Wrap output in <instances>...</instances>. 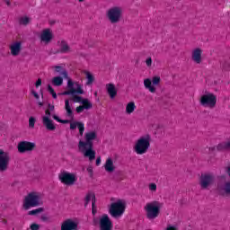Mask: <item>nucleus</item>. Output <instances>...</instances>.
<instances>
[{
	"label": "nucleus",
	"instance_id": "1",
	"mask_svg": "<svg viewBox=\"0 0 230 230\" xmlns=\"http://www.w3.org/2000/svg\"><path fill=\"white\" fill-rule=\"evenodd\" d=\"M98 137L96 131H88L84 134V141L80 140L78 144L79 152L84 157H87L89 161L96 159V151L93 149V142Z\"/></svg>",
	"mask_w": 230,
	"mask_h": 230
},
{
	"label": "nucleus",
	"instance_id": "2",
	"mask_svg": "<svg viewBox=\"0 0 230 230\" xmlns=\"http://www.w3.org/2000/svg\"><path fill=\"white\" fill-rule=\"evenodd\" d=\"M150 141H152V137L150 135L146 134L140 137L134 146V151L137 155H143L148 152V148H150Z\"/></svg>",
	"mask_w": 230,
	"mask_h": 230
},
{
	"label": "nucleus",
	"instance_id": "3",
	"mask_svg": "<svg viewBox=\"0 0 230 230\" xmlns=\"http://www.w3.org/2000/svg\"><path fill=\"white\" fill-rule=\"evenodd\" d=\"M161 208H163V203L159 201L155 200L146 203L144 209L148 220H155L159 217V213H161Z\"/></svg>",
	"mask_w": 230,
	"mask_h": 230
},
{
	"label": "nucleus",
	"instance_id": "4",
	"mask_svg": "<svg viewBox=\"0 0 230 230\" xmlns=\"http://www.w3.org/2000/svg\"><path fill=\"white\" fill-rule=\"evenodd\" d=\"M66 80V87L68 91H65L58 94H61L62 96H75V94H84L85 92L84 91V85H82V84L77 81L74 82L69 77Z\"/></svg>",
	"mask_w": 230,
	"mask_h": 230
},
{
	"label": "nucleus",
	"instance_id": "5",
	"mask_svg": "<svg viewBox=\"0 0 230 230\" xmlns=\"http://www.w3.org/2000/svg\"><path fill=\"white\" fill-rule=\"evenodd\" d=\"M40 197L42 195L40 192H30L24 197L23 199V209H30V208H37L40 206Z\"/></svg>",
	"mask_w": 230,
	"mask_h": 230
},
{
	"label": "nucleus",
	"instance_id": "6",
	"mask_svg": "<svg viewBox=\"0 0 230 230\" xmlns=\"http://www.w3.org/2000/svg\"><path fill=\"white\" fill-rule=\"evenodd\" d=\"M126 208H127V203L125 202V200L119 199L111 203L109 209L110 215L113 217V218H119V217H123Z\"/></svg>",
	"mask_w": 230,
	"mask_h": 230
},
{
	"label": "nucleus",
	"instance_id": "7",
	"mask_svg": "<svg viewBox=\"0 0 230 230\" xmlns=\"http://www.w3.org/2000/svg\"><path fill=\"white\" fill-rule=\"evenodd\" d=\"M199 103L202 107L207 109H215V106L217 105V95L215 93H206L201 95Z\"/></svg>",
	"mask_w": 230,
	"mask_h": 230
},
{
	"label": "nucleus",
	"instance_id": "8",
	"mask_svg": "<svg viewBox=\"0 0 230 230\" xmlns=\"http://www.w3.org/2000/svg\"><path fill=\"white\" fill-rule=\"evenodd\" d=\"M122 13L123 9H121V7L114 6L107 11L106 15L111 24H116V22H119V21L121 20Z\"/></svg>",
	"mask_w": 230,
	"mask_h": 230
},
{
	"label": "nucleus",
	"instance_id": "9",
	"mask_svg": "<svg viewBox=\"0 0 230 230\" xmlns=\"http://www.w3.org/2000/svg\"><path fill=\"white\" fill-rule=\"evenodd\" d=\"M58 179L63 184H66V186H73L78 180L76 174L66 171H63L58 174Z\"/></svg>",
	"mask_w": 230,
	"mask_h": 230
},
{
	"label": "nucleus",
	"instance_id": "10",
	"mask_svg": "<svg viewBox=\"0 0 230 230\" xmlns=\"http://www.w3.org/2000/svg\"><path fill=\"white\" fill-rule=\"evenodd\" d=\"M159 84H161V76L159 75L154 76L153 79L146 78L144 80V87L153 93L156 91L155 85H159Z\"/></svg>",
	"mask_w": 230,
	"mask_h": 230
},
{
	"label": "nucleus",
	"instance_id": "11",
	"mask_svg": "<svg viewBox=\"0 0 230 230\" xmlns=\"http://www.w3.org/2000/svg\"><path fill=\"white\" fill-rule=\"evenodd\" d=\"M42 124L47 130L53 131L57 128V126H55V123L51 119V111L49 110H46L45 115L42 116Z\"/></svg>",
	"mask_w": 230,
	"mask_h": 230
},
{
	"label": "nucleus",
	"instance_id": "12",
	"mask_svg": "<svg viewBox=\"0 0 230 230\" xmlns=\"http://www.w3.org/2000/svg\"><path fill=\"white\" fill-rule=\"evenodd\" d=\"M213 182H215V176H213V174H209V173L201 174L199 179V184L203 190L209 188V186H211Z\"/></svg>",
	"mask_w": 230,
	"mask_h": 230
},
{
	"label": "nucleus",
	"instance_id": "13",
	"mask_svg": "<svg viewBox=\"0 0 230 230\" xmlns=\"http://www.w3.org/2000/svg\"><path fill=\"white\" fill-rule=\"evenodd\" d=\"M8 163H10V155L0 149V172H4L8 168Z\"/></svg>",
	"mask_w": 230,
	"mask_h": 230
},
{
	"label": "nucleus",
	"instance_id": "14",
	"mask_svg": "<svg viewBox=\"0 0 230 230\" xmlns=\"http://www.w3.org/2000/svg\"><path fill=\"white\" fill-rule=\"evenodd\" d=\"M35 148V143L22 141L18 144V152L24 154V152H31Z\"/></svg>",
	"mask_w": 230,
	"mask_h": 230
},
{
	"label": "nucleus",
	"instance_id": "15",
	"mask_svg": "<svg viewBox=\"0 0 230 230\" xmlns=\"http://www.w3.org/2000/svg\"><path fill=\"white\" fill-rule=\"evenodd\" d=\"M100 229L101 230H111L112 229V221L108 215H102L100 218Z\"/></svg>",
	"mask_w": 230,
	"mask_h": 230
},
{
	"label": "nucleus",
	"instance_id": "16",
	"mask_svg": "<svg viewBox=\"0 0 230 230\" xmlns=\"http://www.w3.org/2000/svg\"><path fill=\"white\" fill-rule=\"evenodd\" d=\"M40 40L43 44H49L53 40V31L50 29H45L40 33Z\"/></svg>",
	"mask_w": 230,
	"mask_h": 230
},
{
	"label": "nucleus",
	"instance_id": "17",
	"mask_svg": "<svg viewBox=\"0 0 230 230\" xmlns=\"http://www.w3.org/2000/svg\"><path fill=\"white\" fill-rule=\"evenodd\" d=\"M78 229V222L73 219H67L61 225V230H77Z\"/></svg>",
	"mask_w": 230,
	"mask_h": 230
},
{
	"label": "nucleus",
	"instance_id": "18",
	"mask_svg": "<svg viewBox=\"0 0 230 230\" xmlns=\"http://www.w3.org/2000/svg\"><path fill=\"white\" fill-rule=\"evenodd\" d=\"M9 49L13 57H17L21 53V49H22V43L21 41H15L10 45Z\"/></svg>",
	"mask_w": 230,
	"mask_h": 230
},
{
	"label": "nucleus",
	"instance_id": "19",
	"mask_svg": "<svg viewBox=\"0 0 230 230\" xmlns=\"http://www.w3.org/2000/svg\"><path fill=\"white\" fill-rule=\"evenodd\" d=\"M191 58L195 64L202 63V49L200 48H196L192 49Z\"/></svg>",
	"mask_w": 230,
	"mask_h": 230
},
{
	"label": "nucleus",
	"instance_id": "20",
	"mask_svg": "<svg viewBox=\"0 0 230 230\" xmlns=\"http://www.w3.org/2000/svg\"><path fill=\"white\" fill-rule=\"evenodd\" d=\"M78 128L80 136H84L85 125L83 122L70 120V129L75 130Z\"/></svg>",
	"mask_w": 230,
	"mask_h": 230
},
{
	"label": "nucleus",
	"instance_id": "21",
	"mask_svg": "<svg viewBox=\"0 0 230 230\" xmlns=\"http://www.w3.org/2000/svg\"><path fill=\"white\" fill-rule=\"evenodd\" d=\"M65 111L67 118H70L71 119L75 118V115L73 114V102L69 99L65 100Z\"/></svg>",
	"mask_w": 230,
	"mask_h": 230
},
{
	"label": "nucleus",
	"instance_id": "22",
	"mask_svg": "<svg viewBox=\"0 0 230 230\" xmlns=\"http://www.w3.org/2000/svg\"><path fill=\"white\" fill-rule=\"evenodd\" d=\"M106 90L111 100H114V98H116V96L118 95V90L116 89V86L113 84H106Z\"/></svg>",
	"mask_w": 230,
	"mask_h": 230
},
{
	"label": "nucleus",
	"instance_id": "23",
	"mask_svg": "<svg viewBox=\"0 0 230 230\" xmlns=\"http://www.w3.org/2000/svg\"><path fill=\"white\" fill-rule=\"evenodd\" d=\"M104 169L108 173H112V172L116 170V166L114 165V161L112 160V158H107L104 164Z\"/></svg>",
	"mask_w": 230,
	"mask_h": 230
},
{
	"label": "nucleus",
	"instance_id": "24",
	"mask_svg": "<svg viewBox=\"0 0 230 230\" xmlns=\"http://www.w3.org/2000/svg\"><path fill=\"white\" fill-rule=\"evenodd\" d=\"M52 69H54L55 73H59L66 80L69 79L67 70L64 69L62 66H52Z\"/></svg>",
	"mask_w": 230,
	"mask_h": 230
},
{
	"label": "nucleus",
	"instance_id": "25",
	"mask_svg": "<svg viewBox=\"0 0 230 230\" xmlns=\"http://www.w3.org/2000/svg\"><path fill=\"white\" fill-rule=\"evenodd\" d=\"M93 107V104L89 102V100L84 99L83 101V105L79 106L76 108V112L80 114L81 112H84V110L85 109L86 111L91 109Z\"/></svg>",
	"mask_w": 230,
	"mask_h": 230
},
{
	"label": "nucleus",
	"instance_id": "26",
	"mask_svg": "<svg viewBox=\"0 0 230 230\" xmlns=\"http://www.w3.org/2000/svg\"><path fill=\"white\" fill-rule=\"evenodd\" d=\"M51 84L54 87H60L64 84V78L60 75L54 76L51 79Z\"/></svg>",
	"mask_w": 230,
	"mask_h": 230
},
{
	"label": "nucleus",
	"instance_id": "27",
	"mask_svg": "<svg viewBox=\"0 0 230 230\" xmlns=\"http://www.w3.org/2000/svg\"><path fill=\"white\" fill-rule=\"evenodd\" d=\"M83 73L85 75L86 78L85 85H91L92 84H94V75H93V73L88 70H84Z\"/></svg>",
	"mask_w": 230,
	"mask_h": 230
},
{
	"label": "nucleus",
	"instance_id": "28",
	"mask_svg": "<svg viewBox=\"0 0 230 230\" xmlns=\"http://www.w3.org/2000/svg\"><path fill=\"white\" fill-rule=\"evenodd\" d=\"M91 201L93 206V213H94V204H96V196L93 192L88 193L85 198L86 204H89V202Z\"/></svg>",
	"mask_w": 230,
	"mask_h": 230
},
{
	"label": "nucleus",
	"instance_id": "29",
	"mask_svg": "<svg viewBox=\"0 0 230 230\" xmlns=\"http://www.w3.org/2000/svg\"><path fill=\"white\" fill-rule=\"evenodd\" d=\"M217 150H218L219 152H224V150H228V152H230V140L218 144L217 146Z\"/></svg>",
	"mask_w": 230,
	"mask_h": 230
},
{
	"label": "nucleus",
	"instance_id": "30",
	"mask_svg": "<svg viewBox=\"0 0 230 230\" xmlns=\"http://www.w3.org/2000/svg\"><path fill=\"white\" fill-rule=\"evenodd\" d=\"M58 44L62 53H67V51H69V45H67V42H66V40H60Z\"/></svg>",
	"mask_w": 230,
	"mask_h": 230
},
{
	"label": "nucleus",
	"instance_id": "31",
	"mask_svg": "<svg viewBox=\"0 0 230 230\" xmlns=\"http://www.w3.org/2000/svg\"><path fill=\"white\" fill-rule=\"evenodd\" d=\"M136 111V102H129L126 105V114H132Z\"/></svg>",
	"mask_w": 230,
	"mask_h": 230
},
{
	"label": "nucleus",
	"instance_id": "32",
	"mask_svg": "<svg viewBox=\"0 0 230 230\" xmlns=\"http://www.w3.org/2000/svg\"><path fill=\"white\" fill-rule=\"evenodd\" d=\"M221 191H223V193H226V195H230V181H226L224 183V185L221 187Z\"/></svg>",
	"mask_w": 230,
	"mask_h": 230
},
{
	"label": "nucleus",
	"instance_id": "33",
	"mask_svg": "<svg viewBox=\"0 0 230 230\" xmlns=\"http://www.w3.org/2000/svg\"><path fill=\"white\" fill-rule=\"evenodd\" d=\"M84 100L82 97L78 96V95H74L72 97V102H74V103H82L84 104Z\"/></svg>",
	"mask_w": 230,
	"mask_h": 230
},
{
	"label": "nucleus",
	"instance_id": "34",
	"mask_svg": "<svg viewBox=\"0 0 230 230\" xmlns=\"http://www.w3.org/2000/svg\"><path fill=\"white\" fill-rule=\"evenodd\" d=\"M53 119L58 121V123H63L64 125H66V123H71V120L69 119H60V118H58V116L54 115Z\"/></svg>",
	"mask_w": 230,
	"mask_h": 230
},
{
	"label": "nucleus",
	"instance_id": "35",
	"mask_svg": "<svg viewBox=\"0 0 230 230\" xmlns=\"http://www.w3.org/2000/svg\"><path fill=\"white\" fill-rule=\"evenodd\" d=\"M42 211H44V208H39L29 211L28 215H31V216L39 215V213H42Z\"/></svg>",
	"mask_w": 230,
	"mask_h": 230
},
{
	"label": "nucleus",
	"instance_id": "36",
	"mask_svg": "<svg viewBox=\"0 0 230 230\" xmlns=\"http://www.w3.org/2000/svg\"><path fill=\"white\" fill-rule=\"evenodd\" d=\"M48 91L51 94L52 98H54V100H57V93H55V90L53 89L51 84L48 85Z\"/></svg>",
	"mask_w": 230,
	"mask_h": 230
},
{
	"label": "nucleus",
	"instance_id": "37",
	"mask_svg": "<svg viewBox=\"0 0 230 230\" xmlns=\"http://www.w3.org/2000/svg\"><path fill=\"white\" fill-rule=\"evenodd\" d=\"M148 188H149V191H151L152 193H155L157 191V184L154 182L149 183Z\"/></svg>",
	"mask_w": 230,
	"mask_h": 230
},
{
	"label": "nucleus",
	"instance_id": "38",
	"mask_svg": "<svg viewBox=\"0 0 230 230\" xmlns=\"http://www.w3.org/2000/svg\"><path fill=\"white\" fill-rule=\"evenodd\" d=\"M30 23V19L28 16H23L20 19V24H23V26H26V24Z\"/></svg>",
	"mask_w": 230,
	"mask_h": 230
},
{
	"label": "nucleus",
	"instance_id": "39",
	"mask_svg": "<svg viewBox=\"0 0 230 230\" xmlns=\"http://www.w3.org/2000/svg\"><path fill=\"white\" fill-rule=\"evenodd\" d=\"M35 121H36V119L33 117H31L29 119V127H30V128H35Z\"/></svg>",
	"mask_w": 230,
	"mask_h": 230
},
{
	"label": "nucleus",
	"instance_id": "40",
	"mask_svg": "<svg viewBox=\"0 0 230 230\" xmlns=\"http://www.w3.org/2000/svg\"><path fill=\"white\" fill-rule=\"evenodd\" d=\"M152 64H153V61H152V58L148 57L146 58V67H152Z\"/></svg>",
	"mask_w": 230,
	"mask_h": 230
},
{
	"label": "nucleus",
	"instance_id": "41",
	"mask_svg": "<svg viewBox=\"0 0 230 230\" xmlns=\"http://www.w3.org/2000/svg\"><path fill=\"white\" fill-rule=\"evenodd\" d=\"M31 230H40V226L38 224H32L31 225Z\"/></svg>",
	"mask_w": 230,
	"mask_h": 230
},
{
	"label": "nucleus",
	"instance_id": "42",
	"mask_svg": "<svg viewBox=\"0 0 230 230\" xmlns=\"http://www.w3.org/2000/svg\"><path fill=\"white\" fill-rule=\"evenodd\" d=\"M86 170H87L90 177H93V166H88Z\"/></svg>",
	"mask_w": 230,
	"mask_h": 230
},
{
	"label": "nucleus",
	"instance_id": "43",
	"mask_svg": "<svg viewBox=\"0 0 230 230\" xmlns=\"http://www.w3.org/2000/svg\"><path fill=\"white\" fill-rule=\"evenodd\" d=\"M31 94L34 96V98L36 100H39V98H40L39 93H37V92H35V90H31Z\"/></svg>",
	"mask_w": 230,
	"mask_h": 230
},
{
	"label": "nucleus",
	"instance_id": "44",
	"mask_svg": "<svg viewBox=\"0 0 230 230\" xmlns=\"http://www.w3.org/2000/svg\"><path fill=\"white\" fill-rule=\"evenodd\" d=\"M36 87H40L42 85V79L39 78L35 84Z\"/></svg>",
	"mask_w": 230,
	"mask_h": 230
},
{
	"label": "nucleus",
	"instance_id": "45",
	"mask_svg": "<svg viewBox=\"0 0 230 230\" xmlns=\"http://www.w3.org/2000/svg\"><path fill=\"white\" fill-rule=\"evenodd\" d=\"M100 164H102V157H97V159H96V165L97 166H100Z\"/></svg>",
	"mask_w": 230,
	"mask_h": 230
},
{
	"label": "nucleus",
	"instance_id": "46",
	"mask_svg": "<svg viewBox=\"0 0 230 230\" xmlns=\"http://www.w3.org/2000/svg\"><path fill=\"white\" fill-rule=\"evenodd\" d=\"M165 230H177V228H175V226L170 225L167 226V228Z\"/></svg>",
	"mask_w": 230,
	"mask_h": 230
},
{
	"label": "nucleus",
	"instance_id": "47",
	"mask_svg": "<svg viewBox=\"0 0 230 230\" xmlns=\"http://www.w3.org/2000/svg\"><path fill=\"white\" fill-rule=\"evenodd\" d=\"M49 107L50 111H54L55 110V106H53V105H49Z\"/></svg>",
	"mask_w": 230,
	"mask_h": 230
},
{
	"label": "nucleus",
	"instance_id": "48",
	"mask_svg": "<svg viewBox=\"0 0 230 230\" xmlns=\"http://www.w3.org/2000/svg\"><path fill=\"white\" fill-rule=\"evenodd\" d=\"M227 173H228V175L230 177V165L227 167Z\"/></svg>",
	"mask_w": 230,
	"mask_h": 230
},
{
	"label": "nucleus",
	"instance_id": "49",
	"mask_svg": "<svg viewBox=\"0 0 230 230\" xmlns=\"http://www.w3.org/2000/svg\"><path fill=\"white\" fill-rule=\"evenodd\" d=\"M38 105H40V107H42L43 103L42 102H38Z\"/></svg>",
	"mask_w": 230,
	"mask_h": 230
},
{
	"label": "nucleus",
	"instance_id": "50",
	"mask_svg": "<svg viewBox=\"0 0 230 230\" xmlns=\"http://www.w3.org/2000/svg\"><path fill=\"white\" fill-rule=\"evenodd\" d=\"M85 0H78L79 3H84Z\"/></svg>",
	"mask_w": 230,
	"mask_h": 230
}]
</instances>
